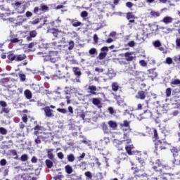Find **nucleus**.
<instances>
[{"mask_svg": "<svg viewBox=\"0 0 180 180\" xmlns=\"http://www.w3.org/2000/svg\"><path fill=\"white\" fill-rule=\"evenodd\" d=\"M30 36L32 38L34 39L36 36H37V31L36 30H32L30 32Z\"/></svg>", "mask_w": 180, "mask_h": 180, "instance_id": "79ce46f5", "label": "nucleus"}, {"mask_svg": "<svg viewBox=\"0 0 180 180\" xmlns=\"http://www.w3.org/2000/svg\"><path fill=\"white\" fill-rule=\"evenodd\" d=\"M166 63L167 64H172V59L169 57L167 58H166Z\"/></svg>", "mask_w": 180, "mask_h": 180, "instance_id": "69168bd1", "label": "nucleus"}, {"mask_svg": "<svg viewBox=\"0 0 180 180\" xmlns=\"http://www.w3.org/2000/svg\"><path fill=\"white\" fill-rule=\"evenodd\" d=\"M139 64H141L142 67H147V62H146L145 60H141Z\"/></svg>", "mask_w": 180, "mask_h": 180, "instance_id": "5fc2aeb1", "label": "nucleus"}, {"mask_svg": "<svg viewBox=\"0 0 180 180\" xmlns=\"http://www.w3.org/2000/svg\"><path fill=\"white\" fill-rule=\"evenodd\" d=\"M153 45L155 47H161V41H160L158 40L155 41L153 43Z\"/></svg>", "mask_w": 180, "mask_h": 180, "instance_id": "09e8293b", "label": "nucleus"}, {"mask_svg": "<svg viewBox=\"0 0 180 180\" xmlns=\"http://www.w3.org/2000/svg\"><path fill=\"white\" fill-rule=\"evenodd\" d=\"M44 61H50V63H56L57 58H58V52L55 51H49L48 55H46L44 56Z\"/></svg>", "mask_w": 180, "mask_h": 180, "instance_id": "f03ea898", "label": "nucleus"}, {"mask_svg": "<svg viewBox=\"0 0 180 180\" xmlns=\"http://www.w3.org/2000/svg\"><path fill=\"white\" fill-rule=\"evenodd\" d=\"M75 46V44L74 43V41H70L69 42V47L68 50H72Z\"/></svg>", "mask_w": 180, "mask_h": 180, "instance_id": "a18cd8bd", "label": "nucleus"}, {"mask_svg": "<svg viewBox=\"0 0 180 180\" xmlns=\"http://www.w3.org/2000/svg\"><path fill=\"white\" fill-rule=\"evenodd\" d=\"M128 46L129 47H134V46H136V43L134 41H131L128 43Z\"/></svg>", "mask_w": 180, "mask_h": 180, "instance_id": "0e129e2a", "label": "nucleus"}, {"mask_svg": "<svg viewBox=\"0 0 180 180\" xmlns=\"http://www.w3.org/2000/svg\"><path fill=\"white\" fill-rule=\"evenodd\" d=\"M162 167V163H161V160L160 159H158L155 162L153 163V169L155 171V172H160L161 167Z\"/></svg>", "mask_w": 180, "mask_h": 180, "instance_id": "0eeeda50", "label": "nucleus"}, {"mask_svg": "<svg viewBox=\"0 0 180 180\" xmlns=\"http://www.w3.org/2000/svg\"><path fill=\"white\" fill-rule=\"evenodd\" d=\"M171 169V167L169 166H165L164 165H162V167L160 168V172H159L160 174H167V171H169Z\"/></svg>", "mask_w": 180, "mask_h": 180, "instance_id": "393cba45", "label": "nucleus"}, {"mask_svg": "<svg viewBox=\"0 0 180 180\" xmlns=\"http://www.w3.org/2000/svg\"><path fill=\"white\" fill-rule=\"evenodd\" d=\"M41 11H42V12H49V6L44 4L41 5Z\"/></svg>", "mask_w": 180, "mask_h": 180, "instance_id": "a19ab883", "label": "nucleus"}, {"mask_svg": "<svg viewBox=\"0 0 180 180\" xmlns=\"http://www.w3.org/2000/svg\"><path fill=\"white\" fill-rule=\"evenodd\" d=\"M51 25L53 27H60V25H61V20H60V18H58L55 21H52Z\"/></svg>", "mask_w": 180, "mask_h": 180, "instance_id": "5701e85b", "label": "nucleus"}, {"mask_svg": "<svg viewBox=\"0 0 180 180\" xmlns=\"http://www.w3.org/2000/svg\"><path fill=\"white\" fill-rule=\"evenodd\" d=\"M34 136H39V134H44V136H47V133L44 132V127L42 126L37 124L34 127Z\"/></svg>", "mask_w": 180, "mask_h": 180, "instance_id": "423d86ee", "label": "nucleus"}, {"mask_svg": "<svg viewBox=\"0 0 180 180\" xmlns=\"http://www.w3.org/2000/svg\"><path fill=\"white\" fill-rule=\"evenodd\" d=\"M9 112H10L9 108H6L4 107V108H2L1 111V113L8 114V113H9Z\"/></svg>", "mask_w": 180, "mask_h": 180, "instance_id": "864d4df0", "label": "nucleus"}, {"mask_svg": "<svg viewBox=\"0 0 180 180\" xmlns=\"http://www.w3.org/2000/svg\"><path fill=\"white\" fill-rule=\"evenodd\" d=\"M127 19L129 20L128 26H130L131 23H134L136 20V16L131 13L129 12L127 13Z\"/></svg>", "mask_w": 180, "mask_h": 180, "instance_id": "ddd939ff", "label": "nucleus"}, {"mask_svg": "<svg viewBox=\"0 0 180 180\" xmlns=\"http://www.w3.org/2000/svg\"><path fill=\"white\" fill-rule=\"evenodd\" d=\"M45 163H46L47 168H49V169L53 168V162L51 160L48 159L45 161Z\"/></svg>", "mask_w": 180, "mask_h": 180, "instance_id": "c9c22d12", "label": "nucleus"}, {"mask_svg": "<svg viewBox=\"0 0 180 180\" xmlns=\"http://www.w3.org/2000/svg\"><path fill=\"white\" fill-rule=\"evenodd\" d=\"M65 172L69 175L70 174H72V167L70 166V165H68L65 167Z\"/></svg>", "mask_w": 180, "mask_h": 180, "instance_id": "2f4dec72", "label": "nucleus"}, {"mask_svg": "<svg viewBox=\"0 0 180 180\" xmlns=\"http://www.w3.org/2000/svg\"><path fill=\"white\" fill-rule=\"evenodd\" d=\"M82 18H86L88 17V12L86 11H84L81 13Z\"/></svg>", "mask_w": 180, "mask_h": 180, "instance_id": "bf43d9fd", "label": "nucleus"}, {"mask_svg": "<svg viewBox=\"0 0 180 180\" xmlns=\"http://www.w3.org/2000/svg\"><path fill=\"white\" fill-rule=\"evenodd\" d=\"M152 114L149 110H146L143 112V113L140 114L137 117L138 120H143V119H148V117H151Z\"/></svg>", "mask_w": 180, "mask_h": 180, "instance_id": "1a4fd4ad", "label": "nucleus"}, {"mask_svg": "<svg viewBox=\"0 0 180 180\" xmlns=\"http://www.w3.org/2000/svg\"><path fill=\"white\" fill-rule=\"evenodd\" d=\"M72 70L75 72V75H77V77H81V71L79 70V68H73Z\"/></svg>", "mask_w": 180, "mask_h": 180, "instance_id": "f704fd0d", "label": "nucleus"}, {"mask_svg": "<svg viewBox=\"0 0 180 180\" xmlns=\"http://www.w3.org/2000/svg\"><path fill=\"white\" fill-rule=\"evenodd\" d=\"M88 90L89 91V93L91 94V95H97L96 91H98V89L96 87V86H89Z\"/></svg>", "mask_w": 180, "mask_h": 180, "instance_id": "4be33fe9", "label": "nucleus"}, {"mask_svg": "<svg viewBox=\"0 0 180 180\" xmlns=\"http://www.w3.org/2000/svg\"><path fill=\"white\" fill-rule=\"evenodd\" d=\"M170 84H171V86H172V88H174L175 87L174 85H180V79H175L170 82Z\"/></svg>", "mask_w": 180, "mask_h": 180, "instance_id": "7c9ffc66", "label": "nucleus"}, {"mask_svg": "<svg viewBox=\"0 0 180 180\" xmlns=\"http://www.w3.org/2000/svg\"><path fill=\"white\" fill-rule=\"evenodd\" d=\"M176 45L177 47L180 48V38L176 39Z\"/></svg>", "mask_w": 180, "mask_h": 180, "instance_id": "774afa93", "label": "nucleus"}, {"mask_svg": "<svg viewBox=\"0 0 180 180\" xmlns=\"http://www.w3.org/2000/svg\"><path fill=\"white\" fill-rule=\"evenodd\" d=\"M108 110L110 115H113V113H115V110L113 109V107H109L108 108Z\"/></svg>", "mask_w": 180, "mask_h": 180, "instance_id": "680f3d73", "label": "nucleus"}, {"mask_svg": "<svg viewBox=\"0 0 180 180\" xmlns=\"http://www.w3.org/2000/svg\"><path fill=\"white\" fill-rule=\"evenodd\" d=\"M57 111L60 112V113H63V115H65V113H67V110L65 108H58Z\"/></svg>", "mask_w": 180, "mask_h": 180, "instance_id": "8fccbe9b", "label": "nucleus"}, {"mask_svg": "<svg viewBox=\"0 0 180 180\" xmlns=\"http://www.w3.org/2000/svg\"><path fill=\"white\" fill-rule=\"evenodd\" d=\"M0 106H1L2 108H6V106H8V103H6L4 101H1Z\"/></svg>", "mask_w": 180, "mask_h": 180, "instance_id": "13d9d810", "label": "nucleus"}, {"mask_svg": "<svg viewBox=\"0 0 180 180\" xmlns=\"http://www.w3.org/2000/svg\"><path fill=\"white\" fill-rule=\"evenodd\" d=\"M131 171H133V177L132 179H139L140 178H147V174L144 171V169H140L137 167H132L131 168Z\"/></svg>", "mask_w": 180, "mask_h": 180, "instance_id": "f257e3e1", "label": "nucleus"}, {"mask_svg": "<svg viewBox=\"0 0 180 180\" xmlns=\"http://www.w3.org/2000/svg\"><path fill=\"white\" fill-rule=\"evenodd\" d=\"M84 175L86 177V179H92V173H91V172H86Z\"/></svg>", "mask_w": 180, "mask_h": 180, "instance_id": "ea45409f", "label": "nucleus"}, {"mask_svg": "<svg viewBox=\"0 0 180 180\" xmlns=\"http://www.w3.org/2000/svg\"><path fill=\"white\" fill-rule=\"evenodd\" d=\"M150 16L151 18H160V16H161V13L160 11H150Z\"/></svg>", "mask_w": 180, "mask_h": 180, "instance_id": "c756f323", "label": "nucleus"}, {"mask_svg": "<svg viewBox=\"0 0 180 180\" xmlns=\"http://www.w3.org/2000/svg\"><path fill=\"white\" fill-rule=\"evenodd\" d=\"M68 20L70 22V23H71L73 27H79V26H82L83 25L82 22L79 21L77 18H74V19L69 18L68 19Z\"/></svg>", "mask_w": 180, "mask_h": 180, "instance_id": "f8f14e48", "label": "nucleus"}, {"mask_svg": "<svg viewBox=\"0 0 180 180\" xmlns=\"http://www.w3.org/2000/svg\"><path fill=\"white\" fill-rule=\"evenodd\" d=\"M19 77L21 81L22 82L26 81V75H25V74H20Z\"/></svg>", "mask_w": 180, "mask_h": 180, "instance_id": "4d7b16f0", "label": "nucleus"}, {"mask_svg": "<svg viewBox=\"0 0 180 180\" xmlns=\"http://www.w3.org/2000/svg\"><path fill=\"white\" fill-rule=\"evenodd\" d=\"M24 95L27 99H32V91H30V90H29V89L25 90L24 91Z\"/></svg>", "mask_w": 180, "mask_h": 180, "instance_id": "c85d7f7f", "label": "nucleus"}, {"mask_svg": "<svg viewBox=\"0 0 180 180\" xmlns=\"http://www.w3.org/2000/svg\"><path fill=\"white\" fill-rule=\"evenodd\" d=\"M44 110L45 112V116H46V117H51V116H53V110L50 109V107H45L44 108Z\"/></svg>", "mask_w": 180, "mask_h": 180, "instance_id": "aec40b11", "label": "nucleus"}, {"mask_svg": "<svg viewBox=\"0 0 180 180\" xmlns=\"http://www.w3.org/2000/svg\"><path fill=\"white\" fill-rule=\"evenodd\" d=\"M101 127L104 133V134H110V129H109V127H108V124L106 122H102L101 124Z\"/></svg>", "mask_w": 180, "mask_h": 180, "instance_id": "4468645a", "label": "nucleus"}, {"mask_svg": "<svg viewBox=\"0 0 180 180\" xmlns=\"http://www.w3.org/2000/svg\"><path fill=\"white\" fill-rule=\"evenodd\" d=\"M6 164H7L6 159H1L0 160V165L1 167H4V165H6Z\"/></svg>", "mask_w": 180, "mask_h": 180, "instance_id": "3c124183", "label": "nucleus"}, {"mask_svg": "<svg viewBox=\"0 0 180 180\" xmlns=\"http://www.w3.org/2000/svg\"><path fill=\"white\" fill-rule=\"evenodd\" d=\"M133 148H134V146L133 145H129L125 147V150L128 155H133V152L131 151Z\"/></svg>", "mask_w": 180, "mask_h": 180, "instance_id": "b1692460", "label": "nucleus"}, {"mask_svg": "<svg viewBox=\"0 0 180 180\" xmlns=\"http://www.w3.org/2000/svg\"><path fill=\"white\" fill-rule=\"evenodd\" d=\"M92 103L93 105H95V106H97L98 109L102 108V103H101V100L99 98H92Z\"/></svg>", "mask_w": 180, "mask_h": 180, "instance_id": "412c9836", "label": "nucleus"}, {"mask_svg": "<svg viewBox=\"0 0 180 180\" xmlns=\"http://www.w3.org/2000/svg\"><path fill=\"white\" fill-rule=\"evenodd\" d=\"M118 158L120 161H124L127 158V154L126 153H122L119 155Z\"/></svg>", "mask_w": 180, "mask_h": 180, "instance_id": "72a5a7b5", "label": "nucleus"}, {"mask_svg": "<svg viewBox=\"0 0 180 180\" xmlns=\"http://www.w3.org/2000/svg\"><path fill=\"white\" fill-rule=\"evenodd\" d=\"M68 160L69 162H74V161H75V156H74L73 154H70L68 155Z\"/></svg>", "mask_w": 180, "mask_h": 180, "instance_id": "e433bc0d", "label": "nucleus"}, {"mask_svg": "<svg viewBox=\"0 0 180 180\" xmlns=\"http://www.w3.org/2000/svg\"><path fill=\"white\" fill-rule=\"evenodd\" d=\"M162 23H165V25H169L174 22V18L171 16H165L163 18V19L161 20Z\"/></svg>", "mask_w": 180, "mask_h": 180, "instance_id": "dca6fc26", "label": "nucleus"}, {"mask_svg": "<svg viewBox=\"0 0 180 180\" xmlns=\"http://www.w3.org/2000/svg\"><path fill=\"white\" fill-rule=\"evenodd\" d=\"M49 32L51 33V34H53V37H58V34L59 33H63L62 31L58 30V29H56V28H51L49 29Z\"/></svg>", "mask_w": 180, "mask_h": 180, "instance_id": "a211bd4d", "label": "nucleus"}, {"mask_svg": "<svg viewBox=\"0 0 180 180\" xmlns=\"http://www.w3.org/2000/svg\"><path fill=\"white\" fill-rule=\"evenodd\" d=\"M148 94L147 90H141L138 91L137 94L135 96V98L136 99H140L141 101H144Z\"/></svg>", "mask_w": 180, "mask_h": 180, "instance_id": "6e6552de", "label": "nucleus"}, {"mask_svg": "<svg viewBox=\"0 0 180 180\" xmlns=\"http://www.w3.org/2000/svg\"><path fill=\"white\" fill-rule=\"evenodd\" d=\"M10 41H11V43H19V41H20V40H19V39H18V38H13V39H11Z\"/></svg>", "mask_w": 180, "mask_h": 180, "instance_id": "052dcab7", "label": "nucleus"}, {"mask_svg": "<svg viewBox=\"0 0 180 180\" xmlns=\"http://www.w3.org/2000/svg\"><path fill=\"white\" fill-rule=\"evenodd\" d=\"M167 148V142L164 140H159L155 142V151H161L162 150H165Z\"/></svg>", "mask_w": 180, "mask_h": 180, "instance_id": "20e7f679", "label": "nucleus"}, {"mask_svg": "<svg viewBox=\"0 0 180 180\" xmlns=\"http://www.w3.org/2000/svg\"><path fill=\"white\" fill-rule=\"evenodd\" d=\"M108 53L106 52H101L98 55L99 60H103V58H105V57H106Z\"/></svg>", "mask_w": 180, "mask_h": 180, "instance_id": "4c0bfd02", "label": "nucleus"}, {"mask_svg": "<svg viewBox=\"0 0 180 180\" xmlns=\"http://www.w3.org/2000/svg\"><path fill=\"white\" fill-rule=\"evenodd\" d=\"M172 89L171 88H167L165 91L167 98H169L171 96Z\"/></svg>", "mask_w": 180, "mask_h": 180, "instance_id": "37998d69", "label": "nucleus"}, {"mask_svg": "<svg viewBox=\"0 0 180 180\" xmlns=\"http://www.w3.org/2000/svg\"><path fill=\"white\" fill-rule=\"evenodd\" d=\"M124 57L127 63H131L136 58V56H133V52H126L124 53Z\"/></svg>", "mask_w": 180, "mask_h": 180, "instance_id": "9b49d317", "label": "nucleus"}, {"mask_svg": "<svg viewBox=\"0 0 180 180\" xmlns=\"http://www.w3.org/2000/svg\"><path fill=\"white\" fill-rule=\"evenodd\" d=\"M22 178H23V179H29L30 178V176H29V174H22Z\"/></svg>", "mask_w": 180, "mask_h": 180, "instance_id": "338daca9", "label": "nucleus"}, {"mask_svg": "<svg viewBox=\"0 0 180 180\" xmlns=\"http://www.w3.org/2000/svg\"><path fill=\"white\" fill-rule=\"evenodd\" d=\"M89 53L91 56H94V54H98V51L95 48H91L89 51Z\"/></svg>", "mask_w": 180, "mask_h": 180, "instance_id": "58836bf2", "label": "nucleus"}, {"mask_svg": "<svg viewBox=\"0 0 180 180\" xmlns=\"http://www.w3.org/2000/svg\"><path fill=\"white\" fill-rule=\"evenodd\" d=\"M37 138L40 140H46L48 136H46V135H37Z\"/></svg>", "mask_w": 180, "mask_h": 180, "instance_id": "6e6d98bb", "label": "nucleus"}, {"mask_svg": "<svg viewBox=\"0 0 180 180\" xmlns=\"http://www.w3.org/2000/svg\"><path fill=\"white\" fill-rule=\"evenodd\" d=\"M106 75L109 77V79H112V78H115V77H116V73L115 72V71H113V70H108Z\"/></svg>", "mask_w": 180, "mask_h": 180, "instance_id": "bb28decb", "label": "nucleus"}, {"mask_svg": "<svg viewBox=\"0 0 180 180\" xmlns=\"http://www.w3.org/2000/svg\"><path fill=\"white\" fill-rule=\"evenodd\" d=\"M131 75H133V77H135L136 79H141V81H143V78H144V75L142 73V72H139L137 70H132L130 72Z\"/></svg>", "mask_w": 180, "mask_h": 180, "instance_id": "9d476101", "label": "nucleus"}, {"mask_svg": "<svg viewBox=\"0 0 180 180\" xmlns=\"http://www.w3.org/2000/svg\"><path fill=\"white\" fill-rule=\"evenodd\" d=\"M0 134L5 135L8 134V130L5 129L4 127H0Z\"/></svg>", "mask_w": 180, "mask_h": 180, "instance_id": "49530a36", "label": "nucleus"}, {"mask_svg": "<svg viewBox=\"0 0 180 180\" xmlns=\"http://www.w3.org/2000/svg\"><path fill=\"white\" fill-rule=\"evenodd\" d=\"M111 88L114 92H117V91H119V88H120V86H119V83L112 82L111 84Z\"/></svg>", "mask_w": 180, "mask_h": 180, "instance_id": "cd10ccee", "label": "nucleus"}, {"mask_svg": "<svg viewBox=\"0 0 180 180\" xmlns=\"http://www.w3.org/2000/svg\"><path fill=\"white\" fill-rule=\"evenodd\" d=\"M40 11H41V8L36 6V7H34L33 12H34V13L37 14V13H39V12H40Z\"/></svg>", "mask_w": 180, "mask_h": 180, "instance_id": "e2e57ef3", "label": "nucleus"}, {"mask_svg": "<svg viewBox=\"0 0 180 180\" xmlns=\"http://www.w3.org/2000/svg\"><path fill=\"white\" fill-rule=\"evenodd\" d=\"M108 124L111 130H117V122L116 121L110 120L108 122Z\"/></svg>", "mask_w": 180, "mask_h": 180, "instance_id": "f3484780", "label": "nucleus"}, {"mask_svg": "<svg viewBox=\"0 0 180 180\" xmlns=\"http://www.w3.org/2000/svg\"><path fill=\"white\" fill-rule=\"evenodd\" d=\"M53 151H54V149H46L47 157L49 158V160H54Z\"/></svg>", "mask_w": 180, "mask_h": 180, "instance_id": "a878e982", "label": "nucleus"}, {"mask_svg": "<svg viewBox=\"0 0 180 180\" xmlns=\"http://www.w3.org/2000/svg\"><path fill=\"white\" fill-rule=\"evenodd\" d=\"M137 160H138L139 164H141V165H143V164H145L146 161H147V155H146V154H141L137 158Z\"/></svg>", "mask_w": 180, "mask_h": 180, "instance_id": "2eb2a0df", "label": "nucleus"}, {"mask_svg": "<svg viewBox=\"0 0 180 180\" xmlns=\"http://www.w3.org/2000/svg\"><path fill=\"white\" fill-rule=\"evenodd\" d=\"M22 120L24 123H27V115L24 114L23 116L22 117Z\"/></svg>", "mask_w": 180, "mask_h": 180, "instance_id": "603ef678", "label": "nucleus"}, {"mask_svg": "<svg viewBox=\"0 0 180 180\" xmlns=\"http://www.w3.org/2000/svg\"><path fill=\"white\" fill-rule=\"evenodd\" d=\"M153 136L152 139L153 141L156 142L160 140H164V137H162V136H164V134L158 133V131L155 128H153Z\"/></svg>", "mask_w": 180, "mask_h": 180, "instance_id": "39448f33", "label": "nucleus"}, {"mask_svg": "<svg viewBox=\"0 0 180 180\" xmlns=\"http://www.w3.org/2000/svg\"><path fill=\"white\" fill-rule=\"evenodd\" d=\"M28 157L27 155L24 154L20 157V160L22 161V162H25V161H27Z\"/></svg>", "mask_w": 180, "mask_h": 180, "instance_id": "de8ad7c7", "label": "nucleus"}, {"mask_svg": "<svg viewBox=\"0 0 180 180\" xmlns=\"http://www.w3.org/2000/svg\"><path fill=\"white\" fill-rule=\"evenodd\" d=\"M170 151L173 154V157L175 158L176 157H178L180 149L178 147L172 146L170 149Z\"/></svg>", "mask_w": 180, "mask_h": 180, "instance_id": "6ab92c4d", "label": "nucleus"}, {"mask_svg": "<svg viewBox=\"0 0 180 180\" xmlns=\"http://www.w3.org/2000/svg\"><path fill=\"white\" fill-rule=\"evenodd\" d=\"M7 58L10 60V61H23V60H26V55H15L14 53H9Z\"/></svg>", "mask_w": 180, "mask_h": 180, "instance_id": "7ed1b4c3", "label": "nucleus"}, {"mask_svg": "<svg viewBox=\"0 0 180 180\" xmlns=\"http://www.w3.org/2000/svg\"><path fill=\"white\" fill-rule=\"evenodd\" d=\"M149 72H150V74H153V75L151 76L152 77L157 78V76L158 75V74H157V72H154V69H150Z\"/></svg>", "mask_w": 180, "mask_h": 180, "instance_id": "c03bdc74", "label": "nucleus"}, {"mask_svg": "<svg viewBox=\"0 0 180 180\" xmlns=\"http://www.w3.org/2000/svg\"><path fill=\"white\" fill-rule=\"evenodd\" d=\"M124 141L126 142V144H130V143H131V139L129 137L127 134H124Z\"/></svg>", "mask_w": 180, "mask_h": 180, "instance_id": "473e14b6", "label": "nucleus"}]
</instances>
